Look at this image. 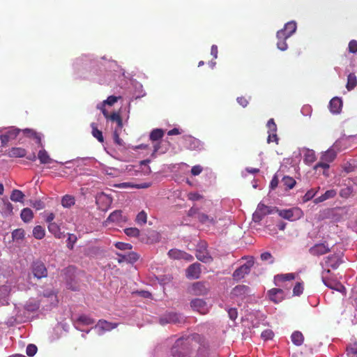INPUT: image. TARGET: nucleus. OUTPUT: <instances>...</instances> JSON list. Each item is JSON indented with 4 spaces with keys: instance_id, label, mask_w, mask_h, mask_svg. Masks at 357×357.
Masks as SVG:
<instances>
[{
    "instance_id": "obj_8",
    "label": "nucleus",
    "mask_w": 357,
    "mask_h": 357,
    "mask_svg": "<svg viewBox=\"0 0 357 357\" xmlns=\"http://www.w3.org/2000/svg\"><path fill=\"white\" fill-rule=\"evenodd\" d=\"M32 273L37 279H41L47 276V271L41 261L33 262L31 266Z\"/></svg>"
},
{
    "instance_id": "obj_62",
    "label": "nucleus",
    "mask_w": 357,
    "mask_h": 357,
    "mask_svg": "<svg viewBox=\"0 0 357 357\" xmlns=\"http://www.w3.org/2000/svg\"><path fill=\"white\" fill-rule=\"evenodd\" d=\"M202 171V167L199 165L192 167L191 169V173L194 176L199 175Z\"/></svg>"
},
{
    "instance_id": "obj_44",
    "label": "nucleus",
    "mask_w": 357,
    "mask_h": 357,
    "mask_svg": "<svg viewBox=\"0 0 357 357\" xmlns=\"http://www.w3.org/2000/svg\"><path fill=\"white\" fill-rule=\"evenodd\" d=\"M120 97H116V96H109L107 100H104L102 102V106H105V105H113L115 102H117L118 99Z\"/></svg>"
},
{
    "instance_id": "obj_26",
    "label": "nucleus",
    "mask_w": 357,
    "mask_h": 357,
    "mask_svg": "<svg viewBox=\"0 0 357 357\" xmlns=\"http://www.w3.org/2000/svg\"><path fill=\"white\" fill-rule=\"evenodd\" d=\"M336 157V152L333 149H328L327 151L324 152L321 155V160L327 162H331L333 161V160Z\"/></svg>"
},
{
    "instance_id": "obj_29",
    "label": "nucleus",
    "mask_w": 357,
    "mask_h": 357,
    "mask_svg": "<svg viewBox=\"0 0 357 357\" xmlns=\"http://www.w3.org/2000/svg\"><path fill=\"white\" fill-rule=\"evenodd\" d=\"M38 158L42 164H48L52 161L47 151L44 149L39 151Z\"/></svg>"
},
{
    "instance_id": "obj_34",
    "label": "nucleus",
    "mask_w": 357,
    "mask_h": 357,
    "mask_svg": "<svg viewBox=\"0 0 357 357\" xmlns=\"http://www.w3.org/2000/svg\"><path fill=\"white\" fill-rule=\"evenodd\" d=\"M357 84L356 77L354 73H350L347 77V88L348 90L353 89Z\"/></svg>"
},
{
    "instance_id": "obj_3",
    "label": "nucleus",
    "mask_w": 357,
    "mask_h": 357,
    "mask_svg": "<svg viewBox=\"0 0 357 357\" xmlns=\"http://www.w3.org/2000/svg\"><path fill=\"white\" fill-rule=\"evenodd\" d=\"M206 248V243L201 242L197 245V248L196 250L197 259L204 263H209L213 260V258L210 255Z\"/></svg>"
},
{
    "instance_id": "obj_48",
    "label": "nucleus",
    "mask_w": 357,
    "mask_h": 357,
    "mask_svg": "<svg viewBox=\"0 0 357 357\" xmlns=\"http://www.w3.org/2000/svg\"><path fill=\"white\" fill-rule=\"evenodd\" d=\"M23 132L29 136H33V137H35L37 139V142L38 144H41L40 137L38 135V134L34 130H31V129H25L23 130Z\"/></svg>"
},
{
    "instance_id": "obj_55",
    "label": "nucleus",
    "mask_w": 357,
    "mask_h": 357,
    "mask_svg": "<svg viewBox=\"0 0 357 357\" xmlns=\"http://www.w3.org/2000/svg\"><path fill=\"white\" fill-rule=\"evenodd\" d=\"M349 51L351 53L357 52V41L352 40L349 43Z\"/></svg>"
},
{
    "instance_id": "obj_27",
    "label": "nucleus",
    "mask_w": 357,
    "mask_h": 357,
    "mask_svg": "<svg viewBox=\"0 0 357 357\" xmlns=\"http://www.w3.org/2000/svg\"><path fill=\"white\" fill-rule=\"evenodd\" d=\"M292 342L296 346H301L304 340L303 334L299 331H295L292 333L291 336Z\"/></svg>"
},
{
    "instance_id": "obj_1",
    "label": "nucleus",
    "mask_w": 357,
    "mask_h": 357,
    "mask_svg": "<svg viewBox=\"0 0 357 357\" xmlns=\"http://www.w3.org/2000/svg\"><path fill=\"white\" fill-rule=\"evenodd\" d=\"M188 339H178L172 349L173 357H186L188 353Z\"/></svg>"
},
{
    "instance_id": "obj_22",
    "label": "nucleus",
    "mask_w": 357,
    "mask_h": 357,
    "mask_svg": "<svg viewBox=\"0 0 357 357\" xmlns=\"http://www.w3.org/2000/svg\"><path fill=\"white\" fill-rule=\"evenodd\" d=\"M13 205L8 200L3 199L2 205L0 206V212L5 215H11L13 213Z\"/></svg>"
},
{
    "instance_id": "obj_57",
    "label": "nucleus",
    "mask_w": 357,
    "mask_h": 357,
    "mask_svg": "<svg viewBox=\"0 0 357 357\" xmlns=\"http://www.w3.org/2000/svg\"><path fill=\"white\" fill-rule=\"evenodd\" d=\"M279 41L277 43L278 48L282 51H284L287 49V45L285 42L286 40L278 39Z\"/></svg>"
},
{
    "instance_id": "obj_32",
    "label": "nucleus",
    "mask_w": 357,
    "mask_h": 357,
    "mask_svg": "<svg viewBox=\"0 0 357 357\" xmlns=\"http://www.w3.org/2000/svg\"><path fill=\"white\" fill-rule=\"evenodd\" d=\"M316 156L314 151L310 149H306L304 154V160L306 163L310 164L314 162Z\"/></svg>"
},
{
    "instance_id": "obj_12",
    "label": "nucleus",
    "mask_w": 357,
    "mask_h": 357,
    "mask_svg": "<svg viewBox=\"0 0 357 357\" xmlns=\"http://www.w3.org/2000/svg\"><path fill=\"white\" fill-rule=\"evenodd\" d=\"M208 287L202 282H197L192 284L190 291L195 295H205L208 292Z\"/></svg>"
},
{
    "instance_id": "obj_47",
    "label": "nucleus",
    "mask_w": 357,
    "mask_h": 357,
    "mask_svg": "<svg viewBox=\"0 0 357 357\" xmlns=\"http://www.w3.org/2000/svg\"><path fill=\"white\" fill-rule=\"evenodd\" d=\"M116 248L122 250H131L132 246L129 243H125L122 242H117L115 244Z\"/></svg>"
},
{
    "instance_id": "obj_50",
    "label": "nucleus",
    "mask_w": 357,
    "mask_h": 357,
    "mask_svg": "<svg viewBox=\"0 0 357 357\" xmlns=\"http://www.w3.org/2000/svg\"><path fill=\"white\" fill-rule=\"evenodd\" d=\"M77 241V236L74 234H68V248L70 249H73V244Z\"/></svg>"
},
{
    "instance_id": "obj_54",
    "label": "nucleus",
    "mask_w": 357,
    "mask_h": 357,
    "mask_svg": "<svg viewBox=\"0 0 357 357\" xmlns=\"http://www.w3.org/2000/svg\"><path fill=\"white\" fill-rule=\"evenodd\" d=\"M267 127L268 128L270 132H276L277 127L273 119L268 120Z\"/></svg>"
},
{
    "instance_id": "obj_28",
    "label": "nucleus",
    "mask_w": 357,
    "mask_h": 357,
    "mask_svg": "<svg viewBox=\"0 0 357 357\" xmlns=\"http://www.w3.org/2000/svg\"><path fill=\"white\" fill-rule=\"evenodd\" d=\"M20 215L22 220L25 222H30L33 217L32 211L29 208H24L22 211Z\"/></svg>"
},
{
    "instance_id": "obj_46",
    "label": "nucleus",
    "mask_w": 357,
    "mask_h": 357,
    "mask_svg": "<svg viewBox=\"0 0 357 357\" xmlns=\"http://www.w3.org/2000/svg\"><path fill=\"white\" fill-rule=\"evenodd\" d=\"M77 321L82 323L83 324H85V325H89L94 322L92 319H91L90 317H89L86 315L80 316L78 318Z\"/></svg>"
},
{
    "instance_id": "obj_63",
    "label": "nucleus",
    "mask_w": 357,
    "mask_h": 357,
    "mask_svg": "<svg viewBox=\"0 0 357 357\" xmlns=\"http://www.w3.org/2000/svg\"><path fill=\"white\" fill-rule=\"evenodd\" d=\"M38 307H39L37 303H34L26 304L25 306V308L28 311L33 312V311L36 310L38 308Z\"/></svg>"
},
{
    "instance_id": "obj_18",
    "label": "nucleus",
    "mask_w": 357,
    "mask_h": 357,
    "mask_svg": "<svg viewBox=\"0 0 357 357\" xmlns=\"http://www.w3.org/2000/svg\"><path fill=\"white\" fill-rule=\"evenodd\" d=\"M126 220V218L122 215V211L119 210L114 211L107 218V222H125Z\"/></svg>"
},
{
    "instance_id": "obj_56",
    "label": "nucleus",
    "mask_w": 357,
    "mask_h": 357,
    "mask_svg": "<svg viewBox=\"0 0 357 357\" xmlns=\"http://www.w3.org/2000/svg\"><path fill=\"white\" fill-rule=\"evenodd\" d=\"M188 197L190 200L197 201L201 199L202 198V196L197 192H190L188 195Z\"/></svg>"
},
{
    "instance_id": "obj_58",
    "label": "nucleus",
    "mask_w": 357,
    "mask_h": 357,
    "mask_svg": "<svg viewBox=\"0 0 357 357\" xmlns=\"http://www.w3.org/2000/svg\"><path fill=\"white\" fill-rule=\"evenodd\" d=\"M277 278H279L282 280H291L294 279V275L293 273H288V274L278 275Z\"/></svg>"
},
{
    "instance_id": "obj_35",
    "label": "nucleus",
    "mask_w": 357,
    "mask_h": 357,
    "mask_svg": "<svg viewBox=\"0 0 357 357\" xmlns=\"http://www.w3.org/2000/svg\"><path fill=\"white\" fill-rule=\"evenodd\" d=\"M45 234V229L40 225L36 226L33 229V235L37 239H42Z\"/></svg>"
},
{
    "instance_id": "obj_39",
    "label": "nucleus",
    "mask_w": 357,
    "mask_h": 357,
    "mask_svg": "<svg viewBox=\"0 0 357 357\" xmlns=\"http://www.w3.org/2000/svg\"><path fill=\"white\" fill-rule=\"evenodd\" d=\"M282 183L284 185H286L289 189H291L296 185V181L289 176H284L282 178Z\"/></svg>"
},
{
    "instance_id": "obj_17",
    "label": "nucleus",
    "mask_w": 357,
    "mask_h": 357,
    "mask_svg": "<svg viewBox=\"0 0 357 357\" xmlns=\"http://www.w3.org/2000/svg\"><path fill=\"white\" fill-rule=\"evenodd\" d=\"M270 299L278 303L283 299L284 291L281 289H272L268 291Z\"/></svg>"
},
{
    "instance_id": "obj_20",
    "label": "nucleus",
    "mask_w": 357,
    "mask_h": 357,
    "mask_svg": "<svg viewBox=\"0 0 357 357\" xmlns=\"http://www.w3.org/2000/svg\"><path fill=\"white\" fill-rule=\"evenodd\" d=\"M48 229L56 238H62L65 237L64 232H61L60 231L59 225L56 223H50L48 225Z\"/></svg>"
},
{
    "instance_id": "obj_4",
    "label": "nucleus",
    "mask_w": 357,
    "mask_h": 357,
    "mask_svg": "<svg viewBox=\"0 0 357 357\" xmlns=\"http://www.w3.org/2000/svg\"><path fill=\"white\" fill-rule=\"evenodd\" d=\"M274 211V208H271L266 205L259 203L257 205V209L252 215V220L255 222H259L263 218Z\"/></svg>"
},
{
    "instance_id": "obj_37",
    "label": "nucleus",
    "mask_w": 357,
    "mask_h": 357,
    "mask_svg": "<svg viewBox=\"0 0 357 357\" xmlns=\"http://www.w3.org/2000/svg\"><path fill=\"white\" fill-rule=\"evenodd\" d=\"M93 130L92 135L94 137H96L100 142H102L104 141L103 136L102 132L99 130L96 126L94 123L91 124Z\"/></svg>"
},
{
    "instance_id": "obj_16",
    "label": "nucleus",
    "mask_w": 357,
    "mask_h": 357,
    "mask_svg": "<svg viewBox=\"0 0 357 357\" xmlns=\"http://www.w3.org/2000/svg\"><path fill=\"white\" fill-rule=\"evenodd\" d=\"M342 107V100L337 97L331 99L329 103V107L331 112L338 114L340 112Z\"/></svg>"
},
{
    "instance_id": "obj_38",
    "label": "nucleus",
    "mask_w": 357,
    "mask_h": 357,
    "mask_svg": "<svg viewBox=\"0 0 357 357\" xmlns=\"http://www.w3.org/2000/svg\"><path fill=\"white\" fill-rule=\"evenodd\" d=\"M24 236V231L22 229H17L13 231L12 237L13 241L22 240Z\"/></svg>"
},
{
    "instance_id": "obj_24",
    "label": "nucleus",
    "mask_w": 357,
    "mask_h": 357,
    "mask_svg": "<svg viewBox=\"0 0 357 357\" xmlns=\"http://www.w3.org/2000/svg\"><path fill=\"white\" fill-rule=\"evenodd\" d=\"M26 151L25 149L20 147H14L12 148L8 151L9 157H15V158H22L26 155Z\"/></svg>"
},
{
    "instance_id": "obj_19",
    "label": "nucleus",
    "mask_w": 357,
    "mask_h": 357,
    "mask_svg": "<svg viewBox=\"0 0 357 357\" xmlns=\"http://www.w3.org/2000/svg\"><path fill=\"white\" fill-rule=\"evenodd\" d=\"M250 292V289L248 286L238 285L233 289L231 293L236 296H242L248 294Z\"/></svg>"
},
{
    "instance_id": "obj_15",
    "label": "nucleus",
    "mask_w": 357,
    "mask_h": 357,
    "mask_svg": "<svg viewBox=\"0 0 357 357\" xmlns=\"http://www.w3.org/2000/svg\"><path fill=\"white\" fill-rule=\"evenodd\" d=\"M201 273V264L194 263L191 264L187 269V277L192 278H198Z\"/></svg>"
},
{
    "instance_id": "obj_30",
    "label": "nucleus",
    "mask_w": 357,
    "mask_h": 357,
    "mask_svg": "<svg viewBox=\"0 0 357 357\" xmlns=\"http://www.w3.org/2000/svg\"><path fill=\"white\" fill-rule=\"evenodd\" d=\"M61 204L65 208H70L75 204V198L71 195H66L63 197Z\"/></svg>"
},
{
    "instance_id": "obj_21",
    "label": "nucleus",
    "mask_w": 357,
    "mask_h": 357,
    "mask_svg": "<svg viewBox=\"0 0 357 357\" xmlns=\"http://www.w3.org/2000/svg\"><path fill=\"white\" fill-rule=\"evenodd\" d=\"M116 326V324L110 323L105 320H100L98 323L96 324V328H98L101 331H105L115 328Z\"/></svg>"
},
{
    "instance_id": "obj_9",
    "label": "nucleus",
    "mask_w": 357,
    "mask_h": 357,
    "mask_svg": "<svg viewBox=\"0 0 357 357\" xmlns=\"http://www.w3.org/2000/svg\"><path fill=\"white\" fill-rule=\"evenodd\" d=\"M168 255L174 259H184L188 261H191L194 259L191 255L177 249L170 250Z\"/></svg>"
},
{
    "instance_id": "obj_2",
    "label": "nucleus",
    "mask_w": 357,
    "mask_h": 357,
    "mask_svg": "<svg viewBox=\"0 0 357 357\" xmlns=\"http://www.w3.org/2000/svg\"><path fill=\"white\" fill-rule=\"evenodd\" d=\"M255 264V259L250 257L245 264L238 268L233 273V277L235 280H240L243 278L245 275L248 274L250 271L251 267Z\"/></svg>"
},
{
    "instance_id": "obj_40",
    "label": "nucleus",
    "mask_w": 357,
    "mask_h": 357,
    "mask_svg": "<svg viewBox=\"0 0 357 357\" xmlns=\"http://www.w3.org/2000/svg\"><path fill=\"white\" fill-rule=\"evenodd\" d=\"M353 192V188L351 186H346L341 189L340 195L343 198H348Z\"/></svg>"
},
{
    "instance_id": "obj_5",
    "label": "nucleus",
    "mask_w": 357,
    "mask_h": 357,
    "mask_svg": "<svg viewBox=\"0 0 357 357\" xmlns=\"http://www.w3.org/2000/svg\"><path fill=\"white\" fill-rule=\"evenodd\" d=\"M330 272L331 271L329 269H324L322 271L321 278L324 284L331 289H334L340 292H344L345 288L341 283L326 278L325 275L330 273Z\"/></svg>"
},
{
    "instance_id": "obj_51",
    "label": "nucleus",
    "mask_w": 357,
    "mask_h": 357,
    "mask_svg": "<svg viewBox=\"0 0 357 357\" xmlns=\"http://www.w3.org/2000/svg\"><path fill=\"white\" fill-rule=\"evenodd\" d=\"M303 288L302 284L300 282H297L294 287L293 292L294 295L299 296L303 293Z\"/></svg>"
},
{
    "instance_id": "obj_10",
    "label": "nucleus",
    "mask_w": 357,
    "mask_h": 357,
    "mask_svg": "<svg viewBox=\"0 0 357 357\" xmlns=\"http://www.w3.org/2000/svg\"><path fill=\"white\" fill-rule=\"evenodd\" d=\"M190 305L195 310L200 312L202 314L207 313L208 310L206 303L202 299H193L190 303Z\"/></svg>"
},
{
    "instance_id": "obj_33",
    "label": "nucleus",
    "mask_w": 357,
    "mask_h": 357,
    "mask_svg": "<svg viewBox=\"0 0 357 357\" xmlns=\"http://www.w3.org/2000/svg\"><path fill=\"white\" fill-rule=\"evenodd\" d=\"M24 197L23 192L19 190H13L10 195V199L13 202H22Z\"/></svg>"
},
{
    "instance_id": "obj_52",
    "label": "nucleus",
    "mask_w": 357,
    "mask_h": 357,
    "mask_svg": "<svg viewBox=\"0 0 357 357\" xmlns=\"http://www.w3.org/2000/svg\"><path fill=\"white\" fill-rule=\"evenodd\" d=\"M261 336L265 340H271L273 337V333L271 330H266L261 333Z\"/></svg>"
},
{
    "instance_id": "obj_60",
    "label": "nucleus",
    "mask_w": 357,
    "mask_h": 357,
    "mask_svg": "<svg viewBox=\"0 0 357 357\" xmlns=\"http://www.w3.org/2000/svg\"><path fill=\"white\" fill-rule=\"evenodd\" d=\"M32 206L37 210H40L45 207V204L42 201L38 200L32 204Z\"/></svg>"
},
{
    "instance_id": "obj_64",
    "label": "nucleus",
    "mask_w": 357,
    "mask_h": 357,
    "mask_svg": "<svg viewBox=\"0 0 357 357\" xmlns=\"http://www.w3.org/2000/svg\"><path fill=\"white\" fill-rule=\"evenodd\" d=\"M318 167H321L323 169H328L329 168L328 162H319L314 167V169H317Z\"/></svg>"
},
{
    "instance_id": "obj_59",
    "label": "nucleus",
    "mask_w": 357,
    "mask_h": 357,
    "mask_svg": "<svg viewBox=\"0 0 357 357\" xmlns=\"http://www.w3.org/2000/svg\"><path fill=\"white\" fill-rule=\"evenodd\" d=\"M0 138H1V142L2 146H6V144H8V142H9V140L10 139V135H7V133L5 135H1Z\"/></svg>"
},
{
    "instance_id": "obj_31",
    "label": "nucleus",
    "mask_w": 357,
    "mask_h": 357,
    "mask_svg": "<svg viewBox=\"0 0 357 357\" xmlns=\"http://www.w3.org/2000/svg\"><path fill=\"white\" fill-rule=\"evenodd\" d=\"M112 198L105 194L104 192H101L96 196V204H100L101 202H104L106 204H110L112 203Z\"/></svg>"
},
{
    "instance_id": "obj_7",
    "label": "nucleus",
    "mask_w": 357,
    "mask_h": 357,
    "mask_svg": "<svg viewBox=\"0 0 357 357\" xmlns=\"http://www.w3.org/2000/svg\"><path fill=\"white\" fill-rule=\"evenodd\" d=\"M296 30V24L295 22H289L285 24L284 29L280 30L277 33L278 39L287 40Z\"/></svg>"
},
{
    "instance_id": "obj_61",
    "label": "nucleus",
    "mask_w": 357,
    "mask_h": 357,
    "mask_svg": "<svg viewBox=\"0 0 357 357\" xmlns=\"http://www.w3.org/2000/svg\"><path fill=\"white\" fill-rule=\"evenodd\" d=\"M228 314L231 319L235 320L237 317V310L235 308H230L228 310Z\"/></svg>"
},
{
    "instance_id": "obj_36",
    "label": "nucleus",
    "mask_w": 357,
    "mask_h": 357,
    "mask_svg": "<svg viewBox=\"0 0 357 357\" xmlns=\"http://www.w3.org/2000/svg\"><path fill=\"white\" fill-rule=\"evenodd\" d=\"M164 132L161 129L153 130L150 135V139L153 141H157L162 137Z\"/></svg>"
},
{
    "instance_id": "obj_23",
    "label": "nucleus",
    "mask_w": 357,
    "mask_h": 357,
    "mask_svg": "<svg viewBox=\"0 0 357 357\" xmlns=\"http://www.w3.org/2000/svg\"><path fill=\"white\" fill-rule=\"evenodd\" d=\"M336 195V191L335 190H328L324 194L316 198L314 201V203H320L328 199L333 198Z\"/></svg>"
},
{
    "instance_id": "obj_49",
    "label": "nucleus",
    "mask_w": 357,
    "mask_h": 357,
    "mask_svg": "<svg viewBox=\"0 0 357 357\" xmlns=\"http://www.w3.org/2000/svg\"><path fill=\"white\" fill-rule=\"evenodd\" d=\"M260 258L262 261L270 260L271 264H273L274 262V259H273L272 255L269 252H263L261 255Z\"/></svg>"
},
{
    "instance_id": "obj_41",
    "label": "nucleus",
    "mask_w": 357,
    "mask_h": 357,
    "mask_svg": "<svg viewBox=\"0 0 357 357\" xmlns=\"http://www.w3.org/2000/svg\"><path fill=\"white\" fill-rule=\"evenodd\" d=\"M125 234L128 236L137 237L139 235V230L135 227L127 228L125 229Z\"/></svg>"
},
{
    "instance_id": "obj_25",
    "label": "nucleus",
    "mask_w": 357,
    "mask_h": 357,
    "mask_svg": "<svg viewBox=\"0 0 357 357\" xmlns=\"http://www.w3.org/2000/svg\"><path fill=\"white\" fill-rule=\"evenodd\" d=\"M274 211H277L280 217L290 220L294 216V209L279 210L278 208L274 207Z\"/></svg>"
},
{
    "instance_id": "obj_45",
    "label": "nucleus",
    "mask_w": 357,
    "mask_h": 357,
    "mask_svg": "<svg viewBox=\"0 0 357 357\" xmlns=\"http://www.w3.org/2000/svg\"><path fill=\"white\" fill-rule=\"evenodd\" d=\"M197 218L199 220V222H201L202 223H205L207 221H209V222H211L212 223L215 222L213 218H209L208 215H207L206 214H204V213H199Z\"/></svg>"
},
{
    "instance_id": "obj_42",
    "label": "nucleus",
    "mask_w": 357,
    "mask_h": 357,
    "mask_svg": "<svg viewBox=\"0 0 357 357\" xmlns=\"http://www.w3.org/2000/svg\"><path fill=\"white\" fill-rule=\"evenodd\" d=\"M146 213L142 211L137 214L136 221L138 224H145L146 222Z\"/></svg>"
},
{
    "instance_id": "obj_6",
    "label": "nucleus",
    "mask_w": 357,
    "mask_h": 357,
    "mask_svg": "<svg viewBox=\"0 0 357 357\" xmlns=\"http://www.w3.org/2000/svg\"><path fill=\"white\" fill-rule=\"evenodd\" d=\"M185 321L183 316L178 314L175 312H169L165 314L160 319V323L161 324H181Z\"/></svg>"
},
{
    "instance_id": "obj_53",
    "label": "nucleus",
    "mask_w": 357,
    "mask_h": 357,
    "mask_svg": "<svg viewBox=\"0 0 357 357\" xmlns=\"http://www.w3.org/2000/svg\"><path fill=\"white\" fill-rule=\"evenodd\" d=\"M316 191H314L313 189L308 190L303 197V202H305L310 200L314 197Z\"/></svg>"
},
{
    "instance_id": "obj_14",
    "label": "nucleus",
    "mask_w": 357,
    "mask_h": 357,
    "mask_svg": "<svg viewBox=\"0 0 357 357\" xmlns=\"http://www.w3.org/2000/svg\"><path fill=\"white\" fill-rule=\"evenodd\" d=\"M342 262L341 258L337 255H332L325 258L326 266H330L333 269L337 268Z\"/></svg>"
},
{
    "instance_id": "obj_11",
    "label": "nucleus",
    "mask_w": 357,
    "mask_h": 357,
    "mask_svg": "<svg viewBox=\"0 0 357 357\" xmlns=\"http://www.w3.org/2000/svg\"><path fill=\"white\" fill-rule=\"evenodd\" d=\"M119 258L117 259V261L119 263H123L126 261L128 263H135L137 261L139 257V256L135 252H130L128 254H121L116 253Z\"/></svg>"
},
{
    "instance_id": "obj_13",
    "label": "nucleus",
    "mask_w": 357,
    "mask_h": 357,
    "mask_svg": "<svg viewBox=\"0 0 357 357\" xmlns=\"http://www.w3.org/2000/svg\"><path fill=\"white\" fill-rule=\"evenodd\" d=\"M331 251V249L325 243H318L312 247L309 252L314 256H319L326 254Z\"/></svg>"
},
{
    "instance_id": "obj_43",
    "label": "nucleus",
    "mask_w": 357,
    "mask_h": 357,
    "mask_svg": "<svg viewBox=\"0 0 357 357\" xmlns=\"http://www.w3.org/2000/svg\"><path fill=\"white\" fill-rule=\"evenodd\" d=\"M37 347L35 344H29L26 347V354L29 356H33L37 352Z\"/></svg>"
}]
</instances>
